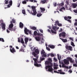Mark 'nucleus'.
Instances as JSON below:
<instances>
[{"instance_id":"35","label":"nucleus","mask_w":77,"mask_h":77,"mask_svg":"<svg viewBox=\"0 0 77 77\" xmlns=\"http://www.w3.org/2000/svg\"><path fill=\"white\" fill-rule=\"evenodd\" d=\"M65 8H64V7H63L60 9V11H63V10H65Z\"/></svg>"},{"instance_id":"38","label":"nucleus","mask_w":77,"mask_h":77,"mask_svg":"<svg viewBox=\"0 0 77 77\" xmlns=\"http://www.w3.org/2000/svg\"><path fill=\"white\" fill-rule=\"evenodd\" d=\"M0 41H2V42H5L4 39L2 38H0Z\"/></svg>"},{"instance_id":"24","label":"nucleus","mask_w":77,"mask_h":77,"mask_svg":"<svg viewBox=\"0 0 77 77\" xmlns=\"http://www.w3.org/2000/svg\"><path fill=\"white\" fill-rule=\"evenodd\" d=\"M8 2H9V0H5L4 3H5V5L8 4Z\"/></svg>"},{"instance_id":"57","label":"nucleus","mask_w":77,"mask_h":77,"mask_svg":"<svg viewBox=\"0 0 77 77\" xmlns=\"http://www.w3.org/2000/svg\"><path fill=\"white\" fill-rule=\"evenodd\" d=\"M67 21H68L69 23H71V20H69V19Z\"/></svg>"},{"instance_id":"6","label":"nucleus","mask_w":77,"mask_h":77,"mask_svg":"<svg viewBox=\"0 0 77 77\" xmlns=\"http://www.w3.org/2000/svg\"><path fill=\"white\" fill-rule=\"evenodd\" d=\"M63 62L64 64L65 65H69V60H67L66 59H64L63 60Z\"/></svg>"},{"instance_id":"51","label":"nucleus","mask_w":77,"mask_h":77,"mask_svg":"<svg viewBox=\"0 0 77 77\" xmlns=\"http://www.w3.org/2000/svg\"><path fill=\"white\" fill-rule=\"evenodd\" d=\"M46 49L48 50V51H50V49L48 48V47H46Z\"/></svg>"},{"instance_id":"27","label":"nucleus","mask_w":77,"mask_h":77,"mask_svg":"<svg viewBox=\"0 0 77 77\" xmlns=\"http://www.w3.org/2000/svg\"><path fill=\"white\" fill-rule=\"evenodd\" d=\"M41 54H45V52L44 51V50H42L41 52Z\"/></svg>"},{"instance_id":"34","label":"nucleus","mask_w":77,"mask_h":77,"mask_svg":"<svg viewBox=\"0 0 77 77\" xmlns=\"http://www.w3.org/2000/svg\"><path fill=\"white\" fill-rule=\"evenodd\" d=\"M63 5H64V4H63V3H61L59 5V6L60 7H62V6H63Z\"/></svg>"},{"instance_id":"22","label":"nucleus","mask_w":77,"mask_h":77,"mask_svg":"<svg viewBox=\"0 0 77 77\" xmlns=\"http://www.w3.org/2000/svg\"><path fill=\"white\" fill-rule=\"evenodd\" d=\"M42 15V14H41V12L38 13L37 14V17H41Z\"/></svg>"},{"instance_id":"44","label":"nucleus","mask_w":77,"mask_h":77,"mask_svg":"<svg viewBox=\"0 0 77 77\" xmlns=\"http://www.w3.org/2000/svg\"><path fill=\"white\" fill-rule=\"evenodd\" d=\"M12 21L13 23H15V19H12Z\"/></svg>"},{"instance_id":"23","label":"nucleus","mask_w":77,"mask_h":77,"mask_svg":"<svg viewBox=\"0 0 77 77\" xmlns=\"http://www.w3.org/2000/svg\"><path fill=\"white\" fill-rule=\"evenodd\" d=\"M48 47H49L51 48H55V47L54 46V45H48Z\"/></svg>"},{"instance_id":"16","label":"nucleus","mask_w":77,"mask_h":77,"mask_svg":"<svg viewBox=\"0 0 77 77\" xmlns=\"http://www.w3.org/2000/svg\"><path fill=\"white\" fill-rule=\"evenodd\" d=\"M60 38V39H61V40H62L63 42H67V39H63L61 38Z\"/></svg>"},{"instance_id":"60","label":"nucleus","mask_w":77,"mask_h":77,"mask_svg":"<svg viewBox=\"0 0 77 77\" xmlns=\"http://www.w3.org/2000/svg\"><path fill=\"white\" fill-rule=\"evenodd\" d=\"M18 42L19 43L21 42V41H20V38H18Z\"/></svg>"},{"instance_id":"8","label":"nucleus","mask_w":77,"mask_h":77,"mask_svg":"<svg viewBox=\"0 0 77 77\" xmlns=\"http://www.w3.org/2000/svg\"><path fill=\"white\" fill-rule=\"evenodd\" d=\"M10 51L11 53H15V52H16V50H15L14 48H13L12 49L11 48H10Z\"/></svg>"},{"instance_id":"39","label":"nucleus","mask_w":77,"mask_h":77,"mask_svg":"<svg viewBox=\"0 0 77 77\" xmlns=\"http://www.w3.org/2000/svg\"><path fill=\"white\" fill-rule=\"evenodd\" d=\"M37 31H35L34 32V35L35 36H36V35H37Z\"/></svg>"},{"instance_id":"29","label":"nucleus","mask_w":77,"mask_h":77,"mask_svg":"<svg viewBox=\"0 0 77 77\" xmlns=\"http://www.w3.org/2000/svg\"><path fill=\"white\" fill-rule=\"evenodd\" d=\"M53 29L54 31H56V30H57V27L56 26H53Z\"/></svg>"},{"instance_id":"19","label":"nucleus","mask_w":77,"mask_h":77,"mask_svg":"<svg viewBox=\"0 0 77 77\" xmlns=\"http://www.w3.org/2000/svg\"><path fill=\"white\" fill-rule=\"evenodd\" d=\"M35 53L36 54H39V50L38 49H36L35 51Z\"/></svg>"},{"instance_id":"4","label":"nucleus","mask_w":77,"mask_h":77,"mask_svg":"<svg viewBox=\"0 0 77 77\" xmlns=\"http://www.w3.org/2000/svg\"><path fill=\"white\" fill-rule=\"evenodd\" d=\"M59 37L62 36L63 38L66 37V33L65 32H62V33H60L59 35Z\"/></svg>"},{"instance_id":"58","label":"nucleus","mask_w":77,"mask_h":77,"mask_svg":"<svg viewBox=\"0 0 77 77\" xmlns=\"http://www.w3.org/2000/svg\"><path fill=\"white\" fill-rule=\"evenodd\" d=\"M74 12H75V13H77V9L74 10Z\"/></svg>"},{"instance_id":"15","label":"nucleus","mask_w":77,"mask_h":77,"mask_svg":"<svg viewBox=\"0 0 77 77\" xmlns=\"http://www.w3.org/2000/svg\"><path fill=\"white\" fill-rule=\"evenodd\" d=\"M40 9L41 12H44L45 11V9L44 8L40 7Z\"/></svg>"},{"instance_id":"37","label":"nucleus","mask_w":77,"mask_h":77,"mask_svg":"<svg viewBox=\"0 0 77 77\" xmlns=\"http://www.w3.org/2000/svg\"><path fill=\"white\" fill-rule=\"evenodd\" d=\"M61 64L62 65V67L63 68H65V64H64L63 63H61Z\"/></svg>"},{"instance_id":"55","label":"nucleus","mask_w":77,"mask_h":77,"mask_svg":"<svg viewBox=\"0 0 77 77\" xmlns=\"http://www.w3.org/2000/svg\"><path fill=\"white\" fill-rule=\"evenodd\" d=\"M74 66H75V67H77V65L76 64H74L73 65Z\"/></svg>"},{"instance_id":"43","label":"nucleus","mask_w":77,"mask_h":77,"mask_svg":"<svg viewBox=\"0 0 77 77\" xmlns=\"http://www.w3.org/2000/svg\"><path fill=\"white\" fill-rule=\"evenodd\" d=\"M45 60V58L43 57L40 59V61H43V60Z\"/></svg>"},{"instance_id":"7","label":"nucleus","mask_w":77,"mask_h":77,"mask_svg":"<svg viewBox=\"0 0 77 77\" xmlns=\"http://www.w3.org/2000/svg\"><path fill=\"white\" fill-rule=\"evenodd\" d=\"M66 48L67 50H70V51H72V47L69 46H66Z\"/></svg>"},{"instance_id":"12","label":"nucleus","mask_w":77,"mask_h":77,"mask_svg":"<svg viewBox=\"0 0 77 77\" xmlns=\"http://www.w3.org/2000/svg\"><path fill=\"white\" fill-rule=\"evenodd\" d=\"M32 54L34 56V57H36L37 59L38 58V56H37V54H36L35 52H33L32 53Z\"/></svg>"},{"instance_id":"13","label":"nucleus","mask_w":77,"mask_h":77,"mask_svg":"<svg viewBox=\"0 0 77 77\" xmlns=\"http://www.w3.org/2000/svg\"><path fill=\"white\" fill-rule=\"evenodd\" d=\"M77 6V4L75 3H73L72 5V6L73 8H75Z\"/></svg>"},{"instance_id":"5","label":"nucleus","mask_w":77,"mask_h":77,"mask_svg":"<svg viewBox=\"0 0 77 77\" xmlns=\"http://www.w3.org/2000/svg\"><path fill=\"white\" fill-rule=\"evenodd\" d=\"M1 27H2V29L3 30H5V29H6V24L5 23H2L1 24Z\"/></svg>"},{"instance_id":"42","label":"nucleus","mask_w":77,"mask_h":77,"mask_svg":"<svg viewBox=\"0 0 77 77\" xmlns=\"http://www.w3.org/2000/svg\"><path fill=\"white\" fill-rule=\"evenodd\" d=\"M48 61L49 62H52V60L50 58L48 59Z\"/></svg>"},{"instance_id":"21","label":"nucleus","mask_w":77,"mask_h":77,"mask_svg":"<svg viewBox=\"0 0 77 77\" xmlns=\"http://www.w3.org/2000/svg\"><path fill=\"white\" fill-rule=\"evenodd\" d=\"M30 29H32V30H36L37 28L35 26H31L30 27Z\"/></svg>"},{"instance_id":"3","label":"nucleus","mask_w":77,"mask_h":77,"mask_svg":"<svg viewBox=\"0 0 77 77\" xmlns=\"http://www.w3.org/2000/svg\"><path fill=\"white\" fill-rule=\"evenodd\" d=\"M13 27H14V24L12 23H11L9 24L8 29L10 31H13Z\"/></svg>"},{"instance_id":"64","label":"nucleus","mask_w":77,"mask_h":77,"mask_svg":"<svg viewBox=\"0 0 77 77\" xmlns=\"http://www.w3.org/2000/svg\"><path fill=\"white\" fill-rule=\"evenodd\" d=\"M74 26H77V22L75 23L74 24Z\"/></svg>"},{"instance_id":"45","label":"nucleus","mask_w":77,"mask_h":77,"mask_svg":"<svg viewBox=\"0 0 77 77\" xmlns=\"http://www.w3.org/2000/svg\"><path fill=\"white\" fill-rule=\"evenodd\" d=\"M22 3H23V4H26L27 3V2L26 1H22Z\"/></svg>"},{"instance_id":"52","label":"nucleus","mask_w":77,"mask_h":77,"mask_svg":"<svg viewBox=\"0 0 77 77\" xmlns=\"http://www.w3.org/2000/svg\"><path fill=\"white\" fill-rule=\"evenodd\" d=\"M68 72H69L70 73H72V71L71 69H69V70L68 71Z\"/></svg>"},{"instance_id":"41","label":"nucleus","mask_w":77,"mask_h":77,"mask_svg":"<svg viewBox=\"0 0 77 77\" xmlns=\"http://www.w3.org/2000/svg\"><path fill=\"white\" fill-rule=\"evenodd\" d=\"M71 42V45L73 46V47H75V45H74V42Z\"/></svg>"},{"instance_id":"36","label":"nucleus","mask_w":77,"mask_h":77,"mask_svg":"<svg viewBox=\"0 0 77 77\" xmlns=\"http://www.w3.org/2000/svg\"><path fill=\"white\" fill-rule=\"evenodd\" d=\"M51 32L52 33H54V34H56V32L54 31L52 29L51 30Z\"/></svg>"},{"instance_id":"30","label":"nucleus","mask_w":77,"mask_h":77,"mask_svg":"<svg viewBox=\"0 0 77 77\" xmlns=\"http://www.w3.org/2000/svg\"><path fill=\"white\" fill-rule=\"evenodd\" d=\"M37 35L38 36H43V34H41V33H37Z\"/></svg>"},{"instance_id":"63","label":"nucleus","mask_w":77,"mask_h":77,"mask_svg":"<svg viewBox=\"0 0 77 77\" xmlns=\"http://www.w3.org/2000/svg\"><path fill=\"white\" fill-rule=\"evenodd\" d=\"M65 8L66 9H68V5H65Z\"/></svg>"},{"instance_id":"50","label":"nucleus","mask_w":77,"mask_h":77,"mask_svg":"<svg viewBox=\"0 0 77 77\" xmlns=\"http://www.w3.org/2000/svg\"><path fill=\"white\" fill-rule=\"evenodd\" d=\"M51 57H54V55L53 54L51 53Z\"/></svg>"},{"instance_id":"59","label":"nucleus","mask_w":77,"mask_h":77,"mask_svg":"<svg viewBox=\"0 0 77 77\" xmlns=\"http://www.w3.org/2000/svg\"><path fill=\"white\" fill-rule=\"evenodd\" d=\"M67 18L68 19H71V17H70V16H67Z\"/></svg>"},{"instance_id":"32","label":"nucleus","mask_w":77,"mask_h":77,"mask_svg":"<svg viewBox=\"0 0 77 77\" xmlns=\"http://www.w3.org/2000/svg\"><path fill=\"white\" fill-rule=\"evenodd\" d=\"M9 3L10 6H12V1L11 0V1L9 2Z\"/></svg>"},{"instance_id":"56","label":"nucleus","mask_w":77,"mask_h":77,"mask_svg":"<svg viewBox=\"0 0 77 77\" xmlns=\"http://www.w3.org/2000/svg\"><path fill=\"white\" fill-rule=\"evenodd\" d=\"M40 66H41V64H38L37 65V67H40Z\"/></svg>"},{"instance_id":"2","label":"nucleus","mask_w":77,"mask_h":77,"mask_svg":"<svg viewBox=\"0 0 77 77\" xmlns=\"http://www.w3.org/2000/svg\"><path fill=\"white\" fill-rule=\"evenodd\" d=\"M36 7L34 6H31V9H32V11L33 12H32V11H31V12H30V10L29 9H27V11L29 14H32V15L33 16L36 15L37 14V11H36Z\"/></svg>"},{"instance_id":"53","label":"nucleus","mask_w":77,"mask_h":77,"mask_svg":"<svg viewBox=\"0 0 77 77\" xmlns=\"http://www.w3.org/2000/svg\"><path fill=\"white\" fill-rule=\"evenodd\" d=\"M39 31H40V32H41V33H43V30H42V29H39Z\"/></svg>"},{"instance_id":"49","label":"nucleus","mask_w":77,"mask_h":77,"mask_svg":"<svg viewBox=\"0 0 77 77\" xmlns=\"http://www.w3.org/2000/svg\"><path fill=\"white\" fill-rule=\"evenodd\" d=\"M64 18L65 20H66H66L67 21V20H68V17H64Z\"/></svg>"},{"instance_id":"11","label":"nucleus","mask_w":77,"mask_h":77,"mask_svg":"<svg viewBox=\"0 0 77 77\" xmlns=\"http://www.w3.org/2000/svg\"><path fill=\"white\" fill-rule=\"evenodd\" d=\"M68 59L69 60L70 63H74V60H72V58L70 57L68 58Z\"/></svg>"},{"instance_id":"14","label":"nucleus","mask_w":77,"mask_h":77,"mask_svg":"<svg viewBox=\"0 0 77 77\" xmlns=\"http://www.w3.org/2000/svg\"><path fill=\"white\" fill-rule=\"evenodd\" d=\"M20 27L21 29L23 28V26H24V24L21 22H20L19 24Z\"/></svg>"},{"instance_id":"33","label":"nucleus","mask_w":77,"mask_h":77,"mask_svg":"<svg viewBox=\"0 0 77 77\" xmlns=\"http://www.w3.org/2000/svg\"><path fill=\"white\" fill-rule=\"evenodd\" d=\"M22 13L23 14H26V11H25V10L23 9L22 10Z\"/></svg>"},{"instance_id":"9","label":"nucleus","mask_w":77,"mask_h":77,"mask_svg":"<svg viewBox=\"0 0 77 77\" xmlns=\"http://www.w3.org/2000/svg\"><path fill=\"white\" fill-rule=\"evenodd\" d=\"M58 71L60 72H57V73L58 74H65V72H62V71L61 70H58Z\"/></svg>"},{"instance_id":"10","label":"nucleus","mask_w":77,"mask_h":77,"mask_svg":"<svg viewBox=\"0 0 77 77\" xmlns=\"http://www.w3.org/2000/svg\"><path fill=\"white\" fill-rule=\"evenodd\" d=\"M24 31L25 34H26V35H29V34L27 32H29V30L27 29L26 28H25L24 29Z\"/></svg>"},{"instance_id":"20","label":"nucleus","mask_w":77,"mask_h":77,"mask_svg":"<svg viewBox=\"0 0 77 77\" xmlns=\"http://www.w3.org/2000/svg\"><path fill=\"white\" fill-rule=\"evenodd\" d=\"M35 38V39L37 41H40V38L39 36L36 37Z\"/></svg>"},{"instance_id":"18","label":"nucleus","mask_w":77,"mask_h":77,"mask_svg":"<svg viewBox=\"0 0 77 77\" xmlns=\"http://www.w3.org/2000/svg\"><path fill=\"white\" fill-rule=\"evenodd\" d=\"M29 38H25L24 39V41H25V43L27 44V42H28V41H29Z\"/></svg>"},{"instance_id":"46","label":"nucleus","mask_w":77,"mask_h":77,"mask_svg":"<svg viewBox=\"0 0 77 77\" xmlns=\"http://www.w3.org/2000/svg\"><path fill=\"white\" fill-rule=\"evenodd\" d=\"M33 60H34V62H36V61H37V59L33 58Z\"/></svg>"},{"instance_id":"26","label":"nucleus","mask_w":77,"mask_h":77,"mask_svg":"<svg viewBox=\"0 0 77 77\" xmlns=\"http://www.w3.org/2000/svg\"><path fill=\"white\" fill-rule=\"evenodd\" d=\"M21 51H22V52H24V50L23 49V48H22L19 50V52H21Z\"/></svg>"},{"instance_id":"47","label":"nucleus","mask_w":77,"mask_h":77,"mask_svg":"<svg viewBox=\"0 0 77 77\" xmlns=\"http://www.w3.org/2000/svg\"><path fill=\"white\" fill-rule=\"evenodd\" d=\"M57 25L58 26H59L60 27H61L62 26V24H61V23H58Z\"/></svg>"},{"instance_id":"62","label":"nucleus","mask_w":77,"mask_h":77,"mask_svg":"<svg viewBox=\"0 0 77 77\" xmlns=\"http://www.w3.org/2000/svg\"><path fill=\"white\" fill-rule=\"evenodd\" d=\"M54 7H56V6H57V4L56 3H55L54 4Z\"/></svg>"},{"instance_id":"1","label":"nucleus","mask_w":77,"mask_h":77,"mask_svg":"<svg viewBox=\"0 0 77 77\" xmlns=\"http://www.w3.org/2000/svg\"><path fill=\"white\" fill-rule=\"evenodd\" d=\"M45 64L48 65L46 66V69H47L48 68V71H49L50 72H53V68H52V63L48 61H46L45 62ZM49 65H50V66Z\"/></svg>"},{"instance_id":"28","label":"nucleus","mask_w":77,"mask_h":77,"mask_svg":"<svg viewBox=\"0 0 77 77\" xmlns=\"http://www.w3.org/2000/svg\"><path fill=\"white\" fill-rule=\"evenodd\" d=\"M42 57H47V53H46L44 54H42Z\"/></svg>"},{"instance_id":"17","label":"nucleus","mask_w":77,"mask_h":77,"mask_svg":"<svg viewBox=\"0 0 77 77\" xmlns=\"http://www.w3.org/2000/svg\"><path fill=\"white\" fill-rule=\"evenodd\" d=\"M48 2V0H42L41 1V2L43 4H45V3H47V2Z\"/></svg>"},{"instance_id":"61","label":"nucleus","mask_w":77,"mask_h":77,"mask_svg":"<svg viewBox=\"0 0 77 77\" xmlns=\"http://www.w3.org/2000/svg\"><path fill=\"white\" fill-rule=\"evenodd\" d=\"M54 60H55V61H57V59H56V58L54 57Z\"/></svg>"},{"instance_id":"25","label":"nucleus","mask_w":77,"mask_h":77,"mask_svg":"<svg viewBox=\"0 0 77 77\" xmlns=\"http://www.w3.org/2000/svg\"><path fill=\"white\" fill-rule=\"evenodd\" d=\"M20 42L23 44H24V40H23V39L22 38H21Z\"/></svg>"},{"instance_id":"54","label":"nucleus","mask_w":77,"mask_h":77,"mask_svg":"<svg viewBox=\"0 0 77 77\" xmlns=\"http://www.w3.org/2000/svg\"><path fill=\"white\" fill-rule=\"evenodd\" d=\"M59 21H56L55 22V24H59Z\"/></svg>"},{"instance_id":"40","label":"nucleus","mask_w":77,"mask_h":77,"mask_svg":"<svg viewBox=\"0 0 77 77\" xmlns=\"http://www.w3.org/2000/svg\"><path fill=\"white\" fill-rule=\"evenodd\" d=\"M38 63H37V62H34V65L35 66H38Z\"/></svg>"},{"instance_id":"31","label":"nucleus","mask_w":77,"mask_h":77,"mask_svg":"<svg viewBox=\"0 0 77 77\" xmlns=\"http://www.w3.org/2000/svg\"><path fill=\"white\" fill-rule=\"evenodd\" d=\"M57 55L58 56V59L59 60V62H60V59H61V57L60 56L59 57V55L58 54H57Z\"/></svg>"},{"instance_id":"48","label":"nucleus","mask_w":77,"mask_h":77,"mask_svg":"<svg viewBox=\"0 0 77 77\" xmlns=\"http://www.w3.org/2000/svg\"><path fill=\"white\" fill-rule=\"evenodd\" d=\"M16 29H17V28H16V27H14V29H13V31H14V32H15V31H16Z\"/></svg>"}]
</instances>
